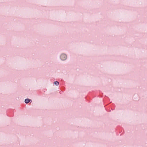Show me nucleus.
Returning a JSON list of instances; mask_svg holds the SVG:
<instances>
[{
	"mask_svg": "<svg viewBox=\"0 0 147 147\" xmlns=\"http://www.w3.org/2000/svg\"><path fill=\"white\" fill-rule=\"evenodd\" d=\"M60 58L62 60H64L66 59L67 56L65 54H62L61 55Z\"/></svg>",
	"mask_w": 147,
	"mask_h": 147,
	"instance_id": "f257e3e1",
	"label": "nucleus"
},
{
	"mask_svg": "<svg viewBox=\"0 0 147 147\" xmlns=\"http://www.w3.org/2000/svg\"><path fill=\"white\" fill-rule=\"evenodd\" d=\"M30 102V100L29 99L27 98L25 100V102L26 103H28Z\"/></svg>",
	"mask_w": 147,
	"mask_h": 147,
	"instance_id": "f03ea898",
	"label": "nucleus"
},
{
	"mask_svg": "<svg viewBox=\"0 0 147 147\" xmlns=\"http://www.w3.org/2000/svg\"><path fill=\"white\" fill-rule=\"evenodd\" d=\"M59 82L58 81H55L54 82L55 84L57 86L59 85Z\"/></svg>",
	"mask_w": 147,
	"mask_h": 147,
	"instance_id": "7ed1b4c3",
	"label": "nucleus"
}]
</instances>
